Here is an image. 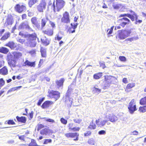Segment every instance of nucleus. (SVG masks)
<instances>
[{
    "label": "nucleus",
    "mask_w": 146,
    "mask_h": 146,
    "mask_svg": "<svg viewBox=\"0 0 146 146\" xmlns=\"http://www.w3.org/2000/svg\"><path fill=\"white\" fill-rule=\"evenodd\" d=\"M50 130L47 129H44L41 130L40 131V133L42 135H47L49 133Z\"/></svg>",
    "instance_id": "nucleus-23"
},
{
    "label": "nucleus",
    "mask_w": 146,
    "mask_h": 146,
    "mask_svg": "<svg viewBox=\"0 0 146 146\" xmlns=\"http://www.w3.org/2000/svg\"><path fill=\"white\" fill-rule=\"evenodd\" d=\"M4 61L2 60H0V68L4 65Z\"/></svg>",
    "instance_id": "nucleus-64"
},
{
    "label": "nucleus",
    "mask_w": 146,
    "mask_h": 146,
    "mask_svg": "<svg viewBox=\"0 0 146 146\" xmlns=\"http://www.w3.org/2000/svg\"><path fill=\"white\" fill-rule=\"evenodd\" d=\"M112 6L114 9H118L123 7L121 4L116 3H113Z\"/></svg>",
    "instance_id": "nucleus-28"
},
{
    "label": "nucleus",
    "mask_w": 146,
    "mask_h": 146,
    "mask_svg": "<svg viewBox=\"0 0 146 146\" xmlns=\"http://www.w3.org/2000/svg\"><path fill=\"white\" fill-rule=\"evenodd\" d=\"M13 54L15 59L21 58L22 56V54L19 52H14L13 53Z\"/></svg>",
    "instance_id": "nucleus-21"
},
{
    "label": "nucleus",
    "mask_w": 146,
    "mask_h": 146,
    "mask_svg": "<svg viewBox=\"0 0 146 146\" xmlns=\"http://www.w3.org/2000/svg\"><path fill=\"white\" fill-rule=\"evenodd\" d=\"M46 20L45 19H42L41 21V26L42 27H44L46 23Z\"/></svg>",
    "instance_id": "nucleus-46"
},
{
    "label": "nucleus",
    "mask_w": 146,
    "mask_h": 146,
    "mask_svg": "<svg viewBox=\"0 0 146 146\" xmlns=\"http://www.w3.org/2000/svg\"><path fill=\"white\" fill-rule=\"evenodd\" d=\"M134 12L132 11H131V13L133 14V15H131L130 14H129L128 17L129 18L131 19V20L132 21H134L135 20V15H133L134 13H133Z\"/></svg>",
    "instance_id": "nucleus-42"
},
{
    "label": "nucleus",
    "mask_w": 146,
    "mask_h": 146,
    "mask_svg": "<svg viewBox=\"0 0 146 146\" xmlns=\"http://www.w3.org/2000/svg\"><path fill=\"white\" fill-rule=\"evenodd\" d=\"M135 85V83L129 84L127 85L126 88L127 89H130L134 87Z\"/></svg>",
    "instance_id": "nucleus-43"
},
{
    "label": "nucleus",
    "mask_w": 146,
    "mask_h": 146,
    "mask_svg": "<svg viewBox=\"0 0 146 146\" xmlns=\"http://www.w3.org/2000/svg\"><path fill=\"white\" fill-rule=\"evenodd\" d=\"M106 119L105 118V120L101 121L100 122L99 119H97L96 121V123L97 125L99 127H101L104 126L108 121V120Z\"/></svg>",
    "instance_id": "nucleus-16"
},
{
    "label": "nucleus",
    "mask_w": 146,
    "mask_h": 146,
    "mask_svg": "<svg viewBox=\"0 0 146 146\" xmlns=\"http://www.w3.org/2000/svg\"><path fill=\"white\" fill-rule=\"evenodd\" d=\"M100 67L102 68H104L106 67L105 64L103 62H100Z\"/></svg>",
    "instance_id": "nucleus-59"
},
{
    "label": "nucleus",
    "mask_w": 146,
    "mask_h": 146,
    "mask_svg": "<svg viewBox=\"0 0 146 146\" xmlns=\"http://www.w3.org/2000/svg\"><path fill=\"white\" fill-rule=\"evenodd\" d=\"M140 103L141 105H143L146 104V96L143 98H142L140 100Z\"/></svg>",
    "instance_id": "nucleus-38"
},
{
    "label": "nucleus",
    "mask_w": 146,
    "mask_h": 146,
    "mask_svg": "<svg viewBox=\"0 0 146 146\" xmlns=\"http://www.w3.org/2000/svg\"><path fill=\"white\" fill-rule=\"evenodd\" d=\"M62 37L61 36H60L59 35H57L56 36L55 38H57L58 40H60L62 38Z\"/></svg>",
    "instance_id": "nucleus-63"
},
{
    "label": "nucleus",
    "mask_w": 146,
    "mask_h": 146,
    "mask_svg": "<svg viewBox=\"0 0 146 146\" xmlns=\"http://www.w3.org/2000/svg\"><path fill=\"white\" fill-rule=\"evenodd\" d=\"M50 96L54 98L56 100L58 99L60 97V93L58 91H52L49 92Z\"/></svg>",
    "instance_id": "nucleus-10"
},
{
    "label": "nucleus",
    "mask_w": 146,
    "mask_h": 146,
    "mask_svg": "<svg viewBox=\"0 0 146 146\" xmlns=\"http://www.w3.org/2000/svg\"><path fill=\"white\" fill-rule=\"evenodd\" d=\"M119 60L123 62H125L126 61V58L124 56H120L119 57Z\"/></svg>",
    "instance_id": "nucleus-45"
},
{
    "label": "nucleus",
    "mask_w": 146,
    "mask_h": 146,
    "mask_svg": "<svg viewBox=\"0 0 146 146\" xmlns=\"http://www.w3.org/2000/svg\"><path fill=\"white\" fill-rule=\"evenodd\" d=\"M60 121L62 123V124H64V125H66L67 122V120L65 119H64L63 118H62L60 119Z\"/></svg>",
    "instance_id": "nucleus-48"
},
{
    "label": "nucleus",
    "mask_w": 146,
    "mask_h": 146,
    "mask_svg": "<svg viewBox=\"0 0 146 146\" xmlns=\"http://www.w3.org/2000/svg\"><path fill=\"white\" fill-rule=\"evenodd\" d=\"M70 16L69 13L66 12L63 14V17L61 19V22L65 23H70V20L69 18Z\"/></svg>",
    "instance_id": "nucleus-6"
},
{
    "label": "nucleus",
    "mask_w": 146,
    "mask_h": 146,
    "mask_svg": "<svg viewBox=\"0 0 146 146\" xmlns=\"http://www.w3.org/2000/svg\"><path fill=\"white\" fill-rule=\"evenodd\" d=\"M10 36V34L9 33H5L1 38V40H5L8 38Z\"/></svg>",
    "instance_id": "nucleus-33"
},
{
    "label": "nucleus",
    "mask_w": 146,
    "mask_h": 146,
    "mask_svg": "<svg viewBox=\"0 0 146 146\" xmlns=\"http://www.w3.org/2000/svg\"><path fill=\"white\" fill-rule=\"evenodd\" d=\"M96 85L95 86L93 90V91L94 92L97 93L98 94H99L101 91V90L100 89L97 88L96 87Z\"/></svg>",
    "instance_id": "nucleus-39"
},
{
    "label": "nucleus",
    "mask_w": 146,
    "mask_h": 146,
    "mask_svg": "<svg viewBox=\"0 0 146 146\" xmlns=\"http://www.w3.org/2000/svg\"><path fill=\"white\" fill-rule=\"evenodd\" d=\"M78 133H69L65 134V136L67 137L74 138L78 135Z\"/></svg>",
    "instance_id": "nucleus-22"
},
{
    "label": "nucleus",
    "mask_w": 146,
    "mask_h": 146,
    "mask_svg": "<svg viewBox=\"0 0 146 146\" xmlns=\"http://www.w3.org/2000/svg\"><path fill=\"white\" fill-rule=\"evenodd\" d=\"M133 13H134L133 15H135V20L136 21L135 22V24H137L138 23V21L139 20L138 19V16L134 12H133Z\"/></svg>",
    "instance_id": "nucleus-60"
},
{
    "label": "nucleus",
    "mask_w": 146,
    "mask_h": 146,
    "mask_svg": "<svg viewBox=\"0 0 146 146\" xmlns=\"http://www.w3.org/2000/svg\"><path fill=\"white\" fill-rule=\"evenodd\" d=\"M8 73V69L6 66H4L0 69V74H1L5 75H7Z\"/></svg>",
    "instance_id": "nucleus-20"
},
{
    "label": "nucleus",
    "mask_w": 146,
    "mask_h": 146,
    "mask_svg": "<svg viewBox=\"0 0 146 146\" xmlns=\"http://www.w3.org/2000/svg\"><path fill=\"white\" fill-rule=\"evenodd\" d=\"M43 143L44 144H48L52 143V140L51 139H45L43 140Z\"/></svg>",
    "instance_id": "nucleus-37"
},
{
    "label": "nucleus",
    "mask_w": 146,
    "mask_h": 146,
    "mask_svg": "<svg viewBox=\"0 0 146 146\" xmlns=\"http://www.w3.org/2000/svg\"><path fill=\"white\" fill-rule=\"evenodd\" d=\"M96 125L95 123H93V121L92 120V122L90 123V125L88 127V129H96Z\"/></svg>",
    "instance_id": "nucleus-24"
},
{
    "label": "nucleus",
    "mask_w": 146,
    "mask_h": 146,
    "mask_svg": "<svg viewBox=\"0 0 146 146\" xmlns=\"http://www.w3.org/2000/svg\"><path fill=\"white\" fill-rule=\"evenodd\" d=\"M119 37L121 39H124L128 36L130 33L127 31H118Z\"/></svg>",
    "instance_id": "nucleus-7"
},
{
    "label": "nucleus",
    "mask_w": 146,
    "mask_h": 146,
    "mask_svg": "<svg viewBox=\"0 0 146 146\" xmlns=\"http://www.w3.org/2000/svg\"><path fill=\"white\" fill-rule=\"evenodd\" d=\"M22 87V86H20L17 87H13L10 89L7 92V94L10 92L14 91L15 90H17L18 89H19Z\"/></svg>",
    "instance_id": "nucleus-32"
},
{
    "label": "nucleus",
    "mask_w": 146,
    "mask_h": 146,
    "mask_svg": "<svg viewBox=\"0 0 146 146\" xmlns=\"http://www.w3.org/2000/svg\"><path fill=\"white\" fill-rule=\"evenodd\" d=\"M102 73H100L95 74L93 76L94 78L95 79H98L102 76Z\"/></svg>",
    "instance_id": "nucleus-36"
},
{
    "label": "nucleus",
    "mask_w": 146,
    "mask_h": 146,
    "mask_svg": "<svg viewBox=\"0 0 146 146\" xmlns=\"http://www.w3.org/2000/svg\"><path fill=\"white\" fill-rule=\"evenodd\" d=\"M44 127V125L42 124H40L38 125L37 130H39Z\"/></svg>",
    "instance_id": "nucleus-62"
},
{
    "label": "nucleus",
    "mask_w": 146,
    "mask_h": 146,
    "mask_svg": "<svg viewBox=\"0 0 146 146\" xmlns=\"http://www.w3.org/2000/svg\"><path fill=\"white\" fill-rule=\"evenodd\" d=\"M98 134L99 135H105L106 134V132L105 130H101L98 132Z\"/></svg>",
    "instance_id": "nucleus-49"
},
{
    "label": "nucleus",
    "mask_w": 146,
    "mask_h": 146,
    "mask_svg": "<svg viewBox=\"0 0 146 146\" xmlns=\"http://www.w3.org/2000/svg\"><path fill=\"white\" fill-rule=\"evenodd\" d=\"M29 39L32 40V41L30 43L31 46L32 47H34L35 46L36 44V42L34 40L36 39V35L34 33L31 35H28Z\"/></svg>",
    "instance_id": "nucleus-5"
},
{
    "label": "nucleus",
    "mask_w": 146,
    "mask_h": 146,
    "mask_svg": "<svg viewBox=\"0 0 146 146\" xmlns=\"http://www.w3.org/2000/svg\"><path fill=\"white\" fill-rule=\"evenodd\" d=\"M17 136L18 137L19 139L21 140H23L24 141H25V136L24 135H21L20 136L19 135H17Z\"/></svg>",
    "instance_id": "nucleus-56"
},
{
    "label": "nucleus",
    "mask_w": 146,
    "mask_h": 146,
    "mask_svg": "<svg viewBox=\"0 0 146 146\" xmlns=\"http://www.w3.org/2000/svg\"><path fill=\"white\" fill-rule=\"evenodd\" d=\"M29 146H40L37 145L36 141L34 139H32L31 142L29 144Z\"/></svg>",
    "instance_id": "nucleus-35"
},
{
    "label": "nucleus",
    "mask_w": 146,
    "mask_h": 146,
    "mask_svg": "<svg viewBox=\"0 0 146 146\" xmlns=\"http://www.w3.org/2000/svg\"><path fill=\"white\" fill-rule=\"evenodd\" d=\"M38 0H29V6L30 7H31L33 5L38 2Z\"/></svg>",
    "instance_id": "nucleus-29"
},
{
    "label": "nucleus",
    "mask_w": 146,
    "mask_h": 146,
    "mask_svg": "<svg viewBox=\"0 0 146 146\" xmlns=\"http://www.w3.org/2000/svg\"><path fill=\"white\" fill-rule=\"evenodd\" d=\"M13 19L11 16L10 15H8L5 23V26L9 28V27H11L13 23Z\"/></svg>",
    "instance_id": "nucleus-13"
},
{
    "label": "nucleus",
    "mask_w": 146,
    "mask_h": 146,
    "mask_svg": "<svg viewBox=\"0 0 146 146\" xmlns=\"http://www.w3.org/2000/svg\"><path fill=\"white\" fill-rule=\"evenodd\" d=\"M53 104L51 101H47L45 102L41 106L42 108L45 109L48 108L49 106Z\"/></svg>",
    "instance_id": "nucleus-18"
},
{
    "label": "nucleus",
    "mask_w": 146,
    "mask_h": 146,
    "mask_svg": "<svg viewBox=\"0 0 146 146\" xmlns=\"http://www.w3.org/2000/svg\"><path fill=\"white\" fill-rule=\"evenodd\" d=\"M105 83L104 87L105 88H108L110 87L111 83L115 84V82H113L114 80L115 82L117 80L116 78L114 77L108 75H106L104 76Z\"/></svg>",
    "instance_id": "nucleus-2"
},
{
    "label": "nucleus",
    "mask_w": 146,
    "mask_h": 146,
    "mask_svg": "<svg viewBox=\"0 0 146 146\" xmlns=\"http://www.w3.org/2000/svg\"><path fill=\"white\" fill-rule=\"evenodd\" d=\"M46 4L45 0H42L40 4L36 7L38 11L40 12H43V10L45 9Z\"/></svg>",
    "instance_id": "nucleus-4"
},
{
    "label": "nucleus",
    "mask_w": 146,
    "mask_h": 146,
    "mask_svg": "<svg viewBox=\"0 0 146 146\" xmlns=\"http://www.w3.org/2000/svg\"><path fill=\"white\" fill-rule=\"evenodd\" d=\"M5 46L9 47L12 49L16 47L15 43L13 42H9L8 43L6 44Z\"/></svg>",
    "instance_id": "nucleus-27"
},
{
    "label": "nucleus",
    "mask_w": 146,
    "mask_h": 146,
    "mask_svg": "<svg viewBox=\"0 0 146 146\" xmlns=\"http://www.w3.org/2000/svg\"><path fill=\"white\" fill-rule=\"evenodd\" d=\"M70 129L73 131H78L80 130V128L79 127H74L73 128H70Z\"/></svg>",
    "instance_id": "nucleus-50"
},
{
    "label": "nucleus",
    "mask_w": 146,
    "mask_h": 146,
    "mask_svg": "<svg viewBox=\"0 0 146 146\" xmlns=\"http://www.w3.org/2000/svg\"><path fill=\"white\" fill-rule=\"evenodd\" d=\"M82 121V119H74V122L79 124Z\"/></svg>",
    "instance_id": "nucleus-54"
},
{
    "label": "nucleus",
    "mask_w": 146,
    "mask_h": 146,
    "mask_svg": "<svg viewBox=\"0 0 146 146\" xmlns=\"http://www.w3.org/2000/svg\"><path fill=\"white\" fill-rule=\"evenodd\" d=\"M13 56L10 54L8 56V63L9 66L11 67H14L16 66V61L14 59H12Z\"/></svg>",
    "instance_id": "nucleus-8"
},
{
    "label": "nucleus",
    "mask_w": 146,
    "mask_h": 146,
    "mask_svg": "<svg viewBox=\"0 0 146 146\" xmlns=\"http://www.w3.org/2000/svg\"><path fill=\"white\" fill-rule=\"evenodd\" d=\"M25 28L29 30V31H32V29L30 27L28 23L27 22H25L22 23L20 25L18 29L19 30L24 29Z\"/></svg>",
    "instance_id": "nucleus-11"
},
{
    "label": "nucleus",
    "mask_w": 146,
    "mask_h": 146,
    "mask_svg": "<svg viewBox=\"0 0 146 146\" xmlns=\"http://www.w3.org/2000/svg\"><path fill=\"white\" fill-rule=\"evenodd\" d=\"M7 143L9 144H12L14 143L15 141L13 139H11L8 141Z\"/></svg>",
    "instance_id": "nucleus-58"
},
{
    "label": "nucleus",
    "mask_w": 146,
    "mask_h": 146,
    "mask_svg": "<svg viewBox=\"0 0 146 146\" xmlns=\"http://www.w3.org/2000/svg\"><path fill=\"white\" fill-rule=\"evenodd\" d=\"M28 52L32 56H34L36 54V51L34 50H33Z\"/></svg>",
    "instance_id": "nucleus-51"
},
{
    "label": "nucleus",
    "mask_w": 146,
    "mask_h": 146,
    "mask_svg": "<svg viewBox=\"0 0 146 146\" xmlns=\"http://www.w3.org/2000/svg\"><path fill=\"white\" fill-rule=\"evenodd\" d=\"M15 8L16 11L19 13H21L26 10L25 6L21 4H17Z\"/></svg>",
    "instance_id": "nucleus-12"
},
{
    "label": "nucleus",
    "mask_w": 146,
    "mask_h": 146,
    "mask_svg": "<svg viewBox=\"0 0 146 146\" xmlns=\"http://www.w3.org/2000/svg\"><path fill=\"white\" fill-rule=\"evenodd\" d=\"M56 7L54 1L52 5H49L48 6V7H50L51 9L54 12H56V11H59L63 7L65 3L64 1L62 0H56Z\"/></svg>",
    "instance_id": "nucleus-1"
},
{
    "label": "nucleus",
    "mask_w": 146,
    "mask_h": 146,
    "mask_svg": "<svg viewBox=\"0 0 146 146\" xmlns=\"http://www.w3.org/2000/svg\"><path fill=\"white\" fill-rule=\"evenodd\" d=\"M114 26L112 27L110 29H109L107 30V32H108V34L110 35L112 33L113 29Z\"/></svg>",
    "instance_id": "nucleus-47"
},
{
    "label": "nucleus",
    "mask_w": 146,
    "mask_h": 146,
    "mask_svg": "<svg viewBox=\"0 0 146 146\" xmlns=\"http://www.w3.org/2000/svg\"><path fill=\"white\" fill-rule=\"evenodd\" d=\"M88 143L90 145H95V142L93 138L89 139L88 141Z\"/></svg>",
    "instance_id": "nucleus-40"
},
{
    "label": "nucleus",
    "mask_w": 146,
    "mask_h": 146,
    "mask_svg": "<svg viewBox=\"0 0 146 146\" xmlns=\"http://www.w3.org/2000/svg\"><path fill=\"white\" fill-rule=\"evenodd\" d=\"M128 109L129 111L131 114H133L137 109L136 108L135 102L134 100H132L129 103Z\"/></svg>",
    "instance_id": "nucleus-3"
},
{
    "label": "nucleus",
    "mask_w": 146,
    "mask_h": 146,
    "mask_svg": "<svg viewBox=\"0 0 146 146\" xmlns=\"http://www.w3.org/2000/svg\"><path fill=\"white\" fill-rule=\"evenodd\" d=\"M5 124H8L9 125H13L15 124V122L13 121V120H8V121H6L5 122Z\"/></svg>",
    "instance_id": "nucleus-41"
},
{
    "label": "nucleus",
    "mask_w": 146,
    "mask_h": 146,
    "mask_svg": "<svg viewBox=\"0 0 146 146\" xmlns=\"http://www.w3.org/2000/svg\"><path fill=\"white\" fill-rule=\"evenodd\" d=\"M42 42L44 45H47L49 43V41L48 39H47L46 37L43 38L41 39Z\"/></svg>",
    "instance_id": "nucleus-31"
},
{
    "label": "nucleus",
    "mask_w": 146,
    "mask_h": 146,
    "mask_svg": "<svg viewBox=\"0 0 146 146\" xmlns=\"http://www.w3.org/2000/svg\"><path fill=\"white\" fill-rule=\"evenodd\" d=\"M45 120L46 121H48L52 123H54L55 122L54 121V120L46 118L45 119Z\"/></svg>",
    "instance_id": "nucleus-57"
},
{
    "label": "nucleus",
    "mask_w": 146,
    "mask_h": 146,
    "mask_svg": "<svg viewBox=\"0 0 146 146\" xmlns=\"http://www.w3.org/2000/svg\"><path fill=\"white\" fill-rule=\"evenodd\" d=\"M5 83V82L3 78L0 79V86H3Z\"/></svg>",
    "instance_id": "nucleus-53"
},
{
    "label": "nucleus",
    "mask_w": 146,
    "mask_h": 146,
    "mask_svg": "<svg viewBox=\"0 0 146 146\" xmlns=\"http://www.w3.org/2000/svg\"><path fill=\"white\" fill-rule=\"evenodd\" d=\"M40 52L41 56L43 58H46V50L43 48H41L40 49Z\"/></svg>",
    "instance_id": "nucleus-26"
},
{
    "label": "nucleus",
    "mask_w": 146,
    "mask_h": 146,
    "mask_svg": "<svg viewBox=\"0 0 146 146\" xmlns=\"http://www.w3.org/2000/svg\"><path fill=\"white\" fill-rule=\"evenodd\" d=\"M91 134V131H88L86 133H84L85 136H88L90 135Z\"/></svg>",
    "instance_id": "nucleus-61"
},
{
    "label": "nucleus",
    "mask_w": 146,
    "mask_h": 146,
    "mask_svg": "<svg viewBox=\"0 0 146 146\" xmlns=\"http://www.w3.org/2000/svg\"><path fill=\"white\" fill-rule=\"evenodd\" d=\"M16 118L19 122L25 123L26 121V118L25 117H19L18 116H17Z\"/></svg>",
    "instance_id": "nucleus-25"
},
{
    "label": "nucleus",
    "mask_w": 146,
    "mask_h": 146,
    "mask_svg": "<svg viewBox=\"0 0 146 146\" xmlns=\"http://www.w3.org/2000/svg\"><path fill=\"white\" fill-rule=\"evenodd\" d=\"M105 118L108 119L111 122H114L118 120L117 117L113 114H109L106 116Z\"/></svg>",
    "instance_id": "nucleus-15"
},
{
    "label": "nucleus",
    "mask_w": 146,
    "mask_h": 146,
    "mask_svg": "<svg viewBox=\"0 0 146 146\" xmlns=\"http://www.w3.org/2000/svg\"><path fill=\"white\" fill-rule=\"evenodd\" d=\"M23 66L32 67H34L35 66V62H31L28 60H26L23 64Z\"/></svg>",
    "instance_id": "nucleus-17"
},
{
    "label": "nucleus",
    "mask_w": 146,
    "mask_h": 146,
    "mask_svg": "<svg viewBox=\"0 0 146 146\" xmlns=\"http://www.w3.org/2000/svg\"><path fill=\"white\" fill-rule=\"evenodd\" d=\"M78 25V23H71V27H70L68 29V31L69 33H73L75 32V29L77 28Z\"/></svg>",
    "instance_id": "nucleus-14"
},
{
    "label": "nucleus",
    "mask_w": 146,
    "mask_h": 146,
    "mask_svg": "<svg viewBox=\"0 0 146 146\" xmlns=\"http://www.w3.org/2000/svg\"><path fill=\"white\" fill-rule=\"evenodd\" d=\"M130 21V20L126 17H123L119 19L118 20L119 22L120 23V25L123 27L126 25L129 24Z\"/></svg>",
    "instance_id": "nucleus-9"
},
{
    "label": "nucleus",
    "mask_w": 146,
    "mask_h": 146,
    "mask_svg": "<svg viewBox=\"0 0 146 146\" xmlns=\"http://www.w3.org/2000/svg\"><path fill=\"white\" fill-rule=\"evenodd\" d=\"M64 81V78H61L59 80H57L56 82V83L57 87L59 88L60 87H62L63 85V84Z\"/></svg>",
    "instance_id": "nucleus-19"
},
{
    "label": "nucleus",
    "mask_w": 146,
    "mask_h": 146,
    "mask_svg": "<svg viewBox=\"0 0 146 146\" xmlns=\"http://www.w3.org/2000/svg\"><path fill=\"white\" fill-rule=\"evenodd\" d=\"M44 33L45 34H46L48 35L51 36L53 34V31L51 30H48L47 31H44Z\"/></svg>",
    "instance_id": "nucleus-34"
},
{
    "label": "nucleus",
    "mask_w": 146,
    "mask_h": 146,
    "mask_svg": "<svg viewBox=\"0 0 146 146\" xmlns=\"http://www.w3.org/2000/svg\"><path fill=\"white\" fill-rule=\"evenodd\" d=\"M44 99V98H43L41 99H40L38 101V102L37 103V105L38 106H40L42 102L43 101Z\"/></svg>",
    "instance_id": "nucleus-55"
},
{
    "label": "nucleus",
    "mask_w": 146,
    "mask_h": 146,
    "mask_svg": "<svg viewBox=\"0 0 146 146\" xmlns=\"http://www.w3.org/2000/svg\"><path fill=\"white\" fill-rule=\"evenodd\" d=\"M32 23L35 25H36L37 24V20L35 17L32 18L31 20Z\"/></svg>",
    "instance_id": "nucleus-44"
},
{
    "label": "nucleus",
    "mask_w": 146,
    "mask_h": 146,
    "mask_svg": "<svg viewBox=\"0 0 146 146\" xmlns=\"http://www.w3.org/2000/svg\"><path fill=\"white\" fill-rule=\"evenodd\" d=\"M9 51V49L6 48L4 47L0 48V52H1L6 54Z\"/></svg>",
    "instance_id": "nucleus-30"
},
{
    "label": "nucleus",
    "mask_w": 146,
    "mask_h": 146,
    "mask_svg": "<svg viewBox=\"0 0 146 146\" xmlns=\"http://www.w3.org/2000/svg\"><path fill=\"white\" fill-rule=\"evenodd\" d=\"M144 107V106L140 107L139 108V110L141 112H145L146 111V109Z\"/></svg>",
    "instance_id": "nucleus-52"
}]
</instances>
